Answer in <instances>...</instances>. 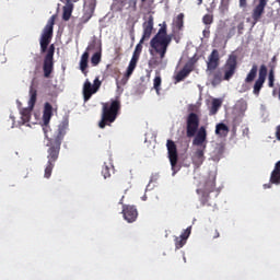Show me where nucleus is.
<instances>
[{"label":"nucleus","instance_id":"5","mask_svg":"<svg viewBox=\"0 0 280 280\" xmlns=\"http://www.w3.org/2000/svg\"><path fill=\"white\" fill-rule=\"evenodd\" d=\"M257 71L258 79L255 81V78H257ZM266 78H268V67H266V65H261L260 68H258L257 65L254 63L245 78V84L255 82L253 93L258 97L259 93H261V89H264V84H266Z\"/></svg>","mask_w":280,"mask_h":280},{"label":"nucleus","instance_id":"50","mask_svg":"<svg viewBox=\"0 0 280 280\" xmlns=\"http://www.w3.org/2000/svg\"><path fill=\"white\" fill-rule=\"evenodd\" d=\"M248 132V128L245 129Z\"/></svg>","mask_w":280,"mask_h":280},{"label":"nucleus","instance_id":"22","mask_svg":"<svg viewBox=\"0 0 280 280\" xmlns=\"http://www.w3.org/2000/svg\"><path fill=\"white\" fill-rule=\"evenodd\" d=\"M37 97H38V91L36 90V88H34V83H32L30 86V101H28L30 108H34V106H36Z\"/></svg>","mask_w":280,"mask_h":280},{"label":"nucleus","instance_id":"33","mask_svg":"<svg viewBox=\"0 0 280 280\" xmlns=\"http://www.w3.org/2000/svg\"><path fill=\"white\" fill-rule=\"evenodd\" d=\"M142 44L143 43H141V42H139V44H137L132 56H137L138 58H140L141 51H143V45Z\"/></svg>","mask_w":280,"mask_h":280},{"label":"nucleus","instance_id":"4","mask_svg":"<svg viewBox=\"0 0 280 280\" xmlns=\"http://www.w3.org/2000/svg\"><path fill=\"white\" fill-rule=\"evenodd\" d=\"M171 44L172 35H167V24L164 22L163 25L159 28L158 33L151 39L150 45L152 49L159 54L160 60H163Z\"/></svg>","mask_w":280,"mask_h":280},{"label":"nucleus","instance_id":"28","mask_svg":"<svg viewBox=\"0 0 280 280\" xmlns=\"http://www.w3.org/2000/svg\"><path fill=\"white\" fill-rule=\"evenodd\" d=\"M275 65L270 66V70L268 73V86L269 89H272L275 86Z\"/></svg>","mask_w":280,"mask_h":280},{"label":"nucleus","instance_id":"35","mask_svg":"<svg viewBox=\"0 0 280 280\" xmlns=\"http://www.w3.org/2000/svg\"><path fill=\"white\" fill-rule=\"evenodd\" d=\"M202 23L205 25H211V23H213V16L211 14L203 15Z\"/></svg>","mask_w":280,"mask_h":280},{"label":"nucleus","instance_id":"51","mask_svg":"<svg viewBox=\"0 0 280 280\" xmlns=\"http://www.w3.org/2000/svg\"><path fill=\"white\" fill-rule=\"evenodd\" d=\"M279 1V3H280V0H278Z\"/></svg>","mask_w":280,"mask_h":280},{"label":"nucleus","instance_id":"34","mask_svg":"<svg viewBox=\"0 0 280 280\" xmlns=\"http://www.w3.org/2000/svg\"><path fill=\"white\" fill-rule=\"evenodd\" d=\"M191 235V226H188L182 234H180V238L184 240L185 242H187V240H189V236Z\"/></svg>","mask_w":280,"mask_h":280},{"label":"nucleus","instance_id":"20","mask_svg":"<svg viewBox=\"0 0 280 280\" xmlns=\"http://www.w3.org/2000/svg\"><path fill=\"white\" fill-rule=\"evenodd\" d=\"M209 75H211L212 86H218L219 84H222V80H224L221 70H212L210 71Z\"/></svg>","mask_w":280,"mask_h":280},{"label":"nucleus","instance_id":"2","mask_svg":"<svg viewBox=\"0 0 280 280\" xmlns=\"http://www.w3.org/2000/svg\"><path fill=\"white\" fill-rule=\"evenodd\" d=\"M199 128V129H198ZM186 137L192 140V145L197 149L192 155V164L200 167L205 163V150H207V128L200 127V117L196 113H190L186 119Z\"/></svg>","mask_w":280,"mask_h":280},{"label":"nucleus","instance_id":"49","mask_svg":"<svg viewBox=\"0 0 280 280\" xmlns=\"http://www.w3.org/2000/svg\"><path fill=\"white\" fill-rule=\"evenodd\" d=\"M142 1V3H145V0H141Z\"/></svg>","mask_w":280,"mask_h":280},{"label":"nucleus","instance_id":"47","mask_svg":"<svg viewBox=\"0 0 280 280\" xmlns=\"http://www.w3.org/2000/svg\"><path fill=\"white\" fill-rule=\"evenodd\" d=\"M275 60H277V57H273V58H272V61H273V62H275Z\"/></svg>","mask_w":280,"mask_h":280},{"label":"nucleus","instance_id":"15","mask_svg":"<svg viewBox=\"0 0 280 280\" xmlns=\"http://www.w3.org/2000/svg\"><path fill=\"white\" fill-rule=\"evenodd\" d=\"M122 215L127 222L132 223L139 218V212L135 206H122Z\"/></svg>","mask_w":280,"mask_h":280},{"label":"nucleus","instance_id":"29","mask_svg":"<svg viewBox=\"0 0 280 280\" xmlns=\"http://www.w3.org/2000/svg\"><path fill=\"white\" fill-rule=\"evenodd\" d=\"M102 62V50L96 51L92 57H91V63L93 67H97Z\"/></svg>","mask_w":280,"mask_h":280},{"label":"nucleus","instance_id":"7","mask_svg":"<svg viewBox=\"0 0 280 280\" xmlns=\"http://www.w3.org/2000/svg\"><path fill=\"white\" fill-rule=\"evenodd\" d=\"M56 23V16H51L46 26L43 30L39 45H40V52L45 54L47 52V47H49V44L51 43V38H54V25Z\"/></svg>","mask_w":280,"mask_h":280},{"label":"nucleus","instance_id":"3","mask_svg":"<svg viewBox=\"0 0 280 280\" xmlns=\"http://www.w3.org/2000/svg\"><path fill=\"white\" fill-rule=\"evenodd\" d=\"M195 185L197 186L196 194L199 197L201 207H211V194L218 198L220 190L215 187V175L209 173L206 176L195 172Z\"/></svg>","mask_w":280,"mask_h":280},{"label":"nucleus","instance_id":"11","mask_svg":"<svg viewBox=\"0 0 280 280\" xmlns=\"http://www.w3.org/2000/svg\"><path fill=\"white\" fill-rule=\"evenodd\" d=\"M100 86H102V81H100V77H96L94 79L93 84H91V81H89V79H86L84 84H83V100H84V102H89V100H91V97H93V95H95V93L97 91H100Z\"/></svg>","mask_w":280,"mask_h":280},{"label":"nucleus","instance_id":"18","mask_svg":"<svg viewBox=\"0 0 280 280\" xmlns=\"http://www.w3.org/2000/svg\"><path fill=\"white\" fill-rule=\"evenodd\" d=\"M191 71H194V65L186 63L183 69L177 72L175 77L176 82H183V80H185V78H187Z\"/></svg>","mask_w":280,"mask_h":280},{"label":"nucleus","instance_id":"27","mask_svg":"<svg viewBox=\"0 0 280 280\" xmlns=\"http://www.w3.org/2000/svg\"><path fill=\"white\" fill-rule=\"evenodd\" d=\"M184 23H185V14L179 13L174 21L175 27H177V30L180 31V30H183Z\"/></svg>","mask_w":280,"mask_h":280},{"label":"nucleus","instance_id":"21","mask_svg":"<svg viewBox=\"0 0 280 280\" xmlns=\"http://www.w3.org/2000/svg\"><path fill=\"white\" fill-rule=\"evenodd\" d=\"M71 14H73V2H71V0H67L62 13L63 21H69V19H71Z\"/></svg>","mask_w":280,"mask_h":280},{"label":"nucleus","instance_id":"31","mask_svg":"<svg viewBox=\"0 0 280 280\" xmlns=\"http://www.w3.org/2000/svg\"><path fill=\"white\" fill-rule=\"evenodd\" d=\"M135 69H137V66H135V63L129 62V66H128L127 71L125 73L126 82L130 78V75H132V73H135Z\"/></svg>","mask_w":280,"mask_h":280},{"label":"nucleus","instance_id":"36","mask_svg":"<svg viewBox=\"0 0 280 280\" xmlns=\"http://www.w3.org/2000/svg\"><path fill=\"white\" fill-rule=\"evenodd\" d=\"M102 176L104 178H110V168L107 165L103 166Z\"/></svg>","mask_w":280,"mask_h":280},{"label":"nucleus","instance_id":"6","mask_svg":"<svg viewBox=\"0 0 280 280\" xmlns=\"http://www.w3.org/2000/svg\"><path fill=\"white\" fill-rule=\"evenodd\" d=\"M119 110H121V102L119 98L112 100L110 103L103 104L102 119L98 122V127L104 129L106 126H110L117 119V115H119Z\"/></svg>","mask_w":280,"mask_h":280},{"label":"nucleus","instance_id":"14","mask_svg":"<svg viewBox=\"0 0 280 280\" xmlns=\"http://www.w3.org/2000/svg\"><path fill=\"white\" fill-rule=\"evenodd\" d=\"M220 67V52L213 49L207 61V71H215Z\"/></svg>","mask_w":280,"mask_h":280},{"label":"nucleus","instance_id":"44","mask_svg":"<svg viewBox=\"0 0 280 280\" xmlns=\"http://www.w3.org/2000/svg\"><path fill=\"white\" fill-rule=\"evenodd\" d=\"M258 3H265L268 4V0H259Z\"/></svg>","mask_w":280,"mask_h":280},{"label":"nucleus","instance_id":"26","mask_svg":"<svg viewBox=\"0 0 280 280\" xmlns=\"http://www.w3.org/2000/svg\"><path fill=\"white\" fill-rule=\"evenodd\" d=\"M235 106L236 110H238L241 115L244 117V114L246 113V110H248V103L246 102V100H238Z\"/></svg>","mask_w":280,"mask_h":280},{"label":"nucleus","instance_id":"1","mask_svg":"<svg viewBox=\"0 0 280 280\" xmlns=\"http://www.w3.org/2000/svg\"><path fill=\"white\" fill-rule=\"evenodd\" d=\"M51 117H54V106H51L50 103H45L43 113V131L45 139L48 141L46 144L48 148V162L45 167L44 178H51V172H54V167H56V161H58V158L60 156V148L62 145L65 135H67V128H69V119H63L55 131L51 130L49 128Z\"/></svg>","mask_w":280,"mask_h":280},{"label":"nucleus","instance_id":"16","mask_svg":"<svg viewBox=\"0 0 280 280\" xmlns=\"http://www.w3.org/2000/svg\"><path fill=\"white\" fill-rule=\"evenodd\" d=\"M272 185H280V161L276 163L275 168L270 175V183L265 184L264 189H270Z\"/></svg>","mask_w":280,"mask_h":280},{"label":"nucleus","instance_id":"46","mask_svg":"<svg viewBox=\"0 0 280 280\" xmlns=\"http://www.w3.org/2000/svg\"><path fill=\"white\" fill-rule=\"evenodd\" d=\"M201 3H202V0H198V5H201Z\"/></svg>","mask_w":280,"mask_h":280},{"label":"nucleus","instance_id":"17","mask_svg":"<svg viewBox=\"0 0 280 280\" xmlns=\"http://www.w3.org/2000/svg\"><path fill=\"white\" fill-rule=\"evenodd\" d=\"M266 5L268 4L258 2V4L253 9L252 19L254 23H259V21H261V16H264L266 12Z\"/></svg>","mask_w":280,"mask_h":280},{"label":"nucleus","instance_id":"48","mask_svg":"<svg viewBox=\"0 0 280 280\" xmlns=\"http://www.w3.org/2000/svg\"><path fill=\"white\" fill-rule=\"evenodd\" d=\"M12 121H14V117L11 116Z\"/></svg>","mask_w":280,"mask_h":280},{"label":"nucleus","instance_id":"25","mask_svg":"<svg viewBox=\"0 0 280 280\" xmlns=\"http://www.w3.org/2000/svg\"><path fill=\"white\" fill-rule=\"evenodd\" d=\"M222 107V101L220 98H213L210 107V115H218V110Z\"/></svg>","mask_w":280,"mask_h":280},{"label":"nucleus","instance_id":"12","mask_svg":"<svg viewBox=\"0 0 280 280\" xmlns=\"http://www.w3.org/2000/svg\"><path fill=\"white\" fill-rule=\"evenodd\" d=\"M142 30L143 33L140 43H145V40H150V36H152V32L154 31V16L149 15L148 19H144Z\"/></svg>","mask_w":280,"mask_h":280},{"label":"nucleus","instance_id":"30","mask_svg":"<svg viewBox=\"0 0 280 280\" xmlns=\"http://www.w3.org/2000/svg\"><path fill=\"white\" fill-rule=\"evenodd\" d=\"M161 83H162L161 75H156L153 80V89L156 91L158 95H161Z\"/></svg>","mask_w":280,"mask_h":280},{"label":"nucleus","instance_id":"37","mask_svg":"<svg viewBox=\"0 0 280 280\" xmlns=\"http://www.w3.org/2000/svg\"><path fill=\"white\" fill-rule=\"evenodd\" d=\"M214 152H215V154H218V156H222V154H224V145L218 144Z\"/></svg>","mask_w":280,"mask_h":280},{"label":"nucleus","instance_id":"40","mask_svg":"<svg viewBox=\"0 0 280 280\" xmlns=\"http://www.w3.org/2000/svg\"><path fill=\"white\" fill-rule=\"evenodd\" d=\"M91 21V14L86 13L82 18V23H89Z\"/></svg>","mask_w":280,"mask_h":280},{"label":"nucleus","instance_id":"19","mask_svg":"<svg viewBox=\"0 0 280 280\" xmlns=\"http://www.w3.org/2000/svg\"><path fill=\"white\" fill-rule=\"evenodd\" d=\"M238 5L243 10H246V8H248V0H238ZM219 10L222 14H224V12L229 10V0H221Z\"/></svg>","mask_w":280,"mask_h":280},{"label":"nucleus","instance_id":"23","mask_svg":"<svg viewBox=\"0 0 280 280\" xmlns=\"http://www.w3.org/2000/svg\"><path fill=\"white\" fill-rule=\"evenodd\" d=\"M30 119H32V107L22 109L20 126H25V124H30Z\"/></svg>","mask_w":280,"mask_h":280},{"label":"nucleus","instance_id":"45","mask_svg":"<svg viewBox=\"0 0 280 280\" xmlns=\"http://www.w3.org/2000/svg\"><path fill=\"white\" fill-rule=\"evenodd\" d=\"M119 205H124V197H122L121 200L119 201Z\"/></svg>","mask_w":280,"mask_h":280},{"label":"nucleus","instance_id":"38","mask_svg":"<svg viewBox=\"0 0 280 280\" xmlns=\"http://www.w3.org/2000/svg\"><path fill=\"white\" fill-rule=\"evenodd\" d=\"M160 62L156 59H151L149 61V67H151L152 69H154V67H159Z\"/></svg>","mask_w":280,"mask_h":280},{"label":"nucleus","instance_id":"41","mask_svg":"<svg viewBox=\"0 0 280 280\" xmlns=\"http://www.w3.org/2000/svg\"><path fill=\"white\" fill-rule=\"evenodd\" d=\"M238 34H242V30H244V23H240L237 25Z\"/></svg>","mask_w":280,"mask_h":280},{"label":"nucleus","instance_id":"8","mask_svg":"<svg viewBox=\"0 0 280 280\" xmlns=\"http://www.w3.org/2000/svg\"><path fill=\"white\" fill-rule=\"evenodd\" d=\"M235 71H237V55L231 54L222 67L223 80L229 82L235 75Z\"/></svg>","mask_w":280,"mask_h":280},{"label":"nucleus","instance_id":"10","mask_svg":"<svg viewBox=\"0 0 280 280\" xmlns=\"http://www.w3.org/2000/svg\"><path fill=\"white\" fill-rule=\"evenodd\" d=\"M166 149L173 171V176H176V172H178V167L176 166L178 164V148L176 147V142H174L173 140H167Z\"/></svg>","mask_w":280,"mask_h":280},{"label":"nucleus","instance_id":"42","mask_svg":"<svg viewBox=\"0 0 280 280\" xmlns=\"http://www.w3.org/2000/svg\"><path fill=\"white\" fill-rule=\"evenodd\" d=\"M276 137L280 141V125L277 127Z\"/></svg>","mask_w":280,"mask_h":280},{"label":"nucleus","instance_id":"13","mask_svg":"<svg viewBox=\"0 0 280 280\" xmlns=\"http://www.w3.org/2000/svg\"><path fill=\"white\" fill-rule=\"evenodd\" d=\"M94 49H95V40L86 47L85 51L81 56L80 69L84 75L89 74V70H86L89 69V56L91 51H93Z\"/></svg>","mask_w":280,"mask_h":280},{"label":"nucleus","instance_id":"39","mask_svg":"<svg viewBox=\"0 0 280 280\" xmlns=\"http://www.w3.org/2000/svg\"><path fill=\"white\" fill-rule=\"evenodd\" d=\"M137 62H139V57H137V55H132L129 63L135 65L137 67Z\"/></svg>","mask_w":280,"mask_h":280},{"label":"nucleus","instance_id":"9","mask_svg":"<svg viewBox=\"0 0 280 280\" xmlns=\"http://www.w3.org/2000/svg\"><path fill=\"white\" fill-rule=\"evenodd\" d=\"M54 54H56V46L51 44L48 47L47 54L44 58V78H51V73H54Z\"/></svg>","mask_w":280,"mask_h":280},{"label":"nucleus","instance_id":"43","mask_svg":"<svg viewBox=\"0 0 280 280\" xmlns=\"http://www.w3.org/2000/svg\"><path fill=\"white\" fill-rule=\"evenodd\" d=\"M218 237H220V232H218V230H215L214 234H213V238L218 240Z\"/></svg>","mask_w":280,"mask_h":280},{"label":"nucleus","instance_id":"24","mask_svg":"<svg viewBox=\"0 0 280 280\" xmlns=\"http://www.w3.org/2000/svg\"><path fill=\"white\" fill-rule=\"evenodd\" d=\"M215 135H218V137H228L229 126H226L224 122L218 124L215 126Z\"/></svg>","mask_w":280,"mask_h":280},{"label":"nucleus","instance_id":"32","mask_svg":"<svg viewBox=\"0 0 280 280\" xmlns=\"http://www.w3.org/2000/svg\"><path fill=\"white\" fill-rule=\"evenodd\" d=\"M185 244H187V241H185V240L182 238L180 236H179V237H178V236L175 237V247H176L177 249L183 248V246H185Z\"/></svg>","mask_w":280,"mask_h":280}]
</instances>
